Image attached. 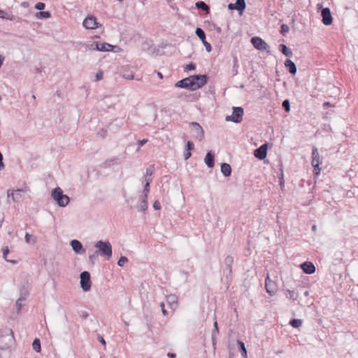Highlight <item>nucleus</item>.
<instances>
[{"label":"nucleus","instance_id":"1","mask_svg":"<svg viewBox=\"0 0 358 358\" xmlns=\"http://www.w3.org/2000/svg\"><path fill=\"white\" fill-rule=\"evenodd\" d=\"M15 343L13 331L8 327L0 329V349L5 350L12 347Z\"/></svg>","mask_w":358,"mask_h":358},{"label":"nucleus","instance_id":"2","mask_svg":"<svg viewBox=\"0 0 358 358\" xmlns=\"http://www.w3.org/2000/svg\"><path fill=\"white\" fill-rule=\"evenodd\" d=\"M94 247L98 250L99 255L104 256L106 259H109L113 255L112 245L108 241H99L94 244Z\"/></svg>","mask_w":358,"mask_h":358},{"label":"nucleus","instance_id":"3","mask_svg":"<svg viewBox=\"0 0 358 358\" xmlns=\"http://www.w3.org/2000/svg\"><path fill=\"white\" fill-rule=\"evenodd\" d=\"M51 196L56 201L57 204L60 207L66 206L70 201L69 196L64 194L62 189L59 187L53 189Z\"/></svg>","mask_w":358,"mask_h":358},{"label":"nucleus","instance_id":"4","mask_svg":"<svg viewBox=\"0 0 358 358\" xmlns=\"http://www.w3.org/2000/svg\"><path fill=\"white\" fill-rule=\"evenodd\" d=\"M90 49L101 52H118L120 48L117 45H113L108 43L93 42L90 45Z\"/></svg>","mask_w":358,"mask_h":358},{"label":"nucleus","instance_id":"5","mask_svg":"<svg viewBox=\"0 0 358 358\" xmlns=\"http://www.w3.org/2000/svg\"><path fill=\"white\" fill-rule=\"evenodd\" d=\"M190 78L191 83H192V91L201 88L208 83V77L206 74L190 76Z\"/></svg>","mask_w":358,"mask_h":358},{"label":"nucleus","instance_id":"6","mask_svg":"<svg viewBox=\"0 0 358 358\" xmlns=\"http://www.w3.org/2000/svg\"><path fill=\"white\" fill-rule=\"evenodd\" d=\"M244 110L240 106H234L232 108V114L225 117L227 122L240 123L243 120Z\"/></svg>","mask_w":358,"mask_h":358},{"label":"nucleus","instance_id":"7","mask_svg":"<svg viewBox=\"0 0 358 358\" xmlns=\"http://www.w3.org/2000/svg\"><path fill=\"white\" fill-rule=\"evenodd\" d=\"M311 164L314 169V173L316 175H319L321 171L320 165L322 164V160L320 159L318 150L315 146L313 147Z\"/></svg>","mask_w":358,"mask_h":358},{"label":"nucleus","instance_id":"8","mask_svg":"<svg viewBox=\"0 0 358 358\" xmlns=\"http://www.w3.org/2000/svg\"><path fill=\"white\" fill-rule=\"evenodd\" d=\"M317 10L321 8L322 22L324 25H330L333 22V17L329 8H322V4L317 5Z\"/></svg>","mask_w":358,"mask_h":358},{"label":"nucleus","instance_id":"9","mask_svg":"<svg viewBox=\"0 0 358 358\" xmlns=\"http://www.w3.org/2000/svg\"><path fill=\"white\" fill-rule=\"evenodd\" d=\"M80 287L84 292H88L91 289L92 282L90 273L88 271H83L80 275Z\"/></svg>","mask_w":358,"mask_h":358},{"label":"nucleus","instance_id":"10","mask_svg":"<svg viewBox=\"0 0 358 358\" xmlns=\"http://www.w3.org/2000/svg\"><path fill=\"white\" fill-rule=\"evenodd\" d=\"M189 126L192 129V132L195 139L199 141H201L204 138V131L199 123L192 122L189 124Z\"/></svg>","mask_w":358,"mask_h":358},{"label":"nucleus","instance_id":"11","mask_svg":"<svg viewBox=\"0 0 358 358\" xmlns=\"http://www.w3.org/2000/svg\"><path fill=\"white\" fill-rule=\"evenodd\" d=\"M24 191L22 189H17L15 191L8 189L7 197L8 202L12 199L14 202H20L24 197Z\"/></svg>","mask_w":358,"mask_h":358},{"label":"nucleus","instance_id":"12","mask_svg":"<svg viewBox=\"0 0 358 358\" xmlns=\"http://www.w3.org/2000/svg\"><path fill=\"white\" fill-rule=\"evenodd\" d=\"M83 25L87 29H94L101 26V24L97 22L96 18L93 15L87 16L83 20Z\"/></svg>","mask_w":358,"mask_h":358},{"label":"nucleus","instance_id":"13","mask_svg":"<svg viewBox=\"0 0 358 358\" xmlns=\"http://www.w3.org/2000/svg\"><path fill=\"white\" fill-rule=\"evenodd\" d=\"M251 43L254 48L258 50L264 51L268 48L267 43L262 38L258 36L252 37L251 38Z\"/></svg>","mask_w":358,"mask_h":358},{"label":"nucleus","instance_id":"14","mask_svg":"<svg viewBox=\"0 0 358 358\" xmlns=\"http://www.w3.org/2000/svg\"><path fill=\"white\" fill-rule=\"evenodd\" d=\"M265 287L267 293H268L271 296H273L278 289L277 284L275 281H273L269 278L268 274H267L265 280Z\"/></svg>","mask_w":358,"mask_h":358},{"label":"nucleus","instance_id":"15","mask_svg":"<svg viewBox=\"0 0 358 358\" xmlns=\"http://www.w3.org/2000/svg\"><path fill=\"white\" fill-rule=\"evenodd\" d=\"M268 150V144L264 143L260 145L258 148L255 149L254 151L255 157L259 159L262 160L266 157Z\"/></svg>","mask_w":358,"mask_h":358},{"label":"nucleus","instance_id":"16","mask_svg":"<svg viewBox=\"0 0 358 358\" xmlns=\"http://www.w3.org/2000/svg\"><path fill=\"white\" fill-rule=\"evenodd\" d=\"M175 87L192 90V83H191L190 76L178 81L175 84Z\"/></svg>","mask_w":358,"mask_h":358},{"label":"nucleus","instance_id":"17","mask_svg":"<svg viewBox=\"0 0 358 358\" xmlns=\"http://www.w3.org/2000/svg\"><path fill=\"white\" fill-rule=\"evenodd\" d=\"M70 245L72 247L73 250L76 254H83L85 252V249L83 248V244L80 241L76 239L71 241Z\"/></svg>","mask_w":358,"mask_h":358},{"label":"nucleus","instance_id":"18","mask_svg":"<svg viewBox=\"0 0 358 358\" xmlns=\"http://www.w3.org/2000/svg\"><path fill=\"white\" fill-rule=\"evenodd\" d=\"M301 268L306 274H313L315 272V266L311 262H305L301 264Z\"/></svg>","mask_w":358,"mask_h":358},{"label":"nucleus","instance_id":"19","mask_svg":"<svg viewBox=\"0 0 358 358\" xmlns=\"http://www.w3.org/2000/svg\"><path fill=\"white\" fill-rule=\"evenodd\" d=\"M234 263V258L231 255H227L224 260V266L227 270V273L226 274L227 278L230 277L232 273V264Z\"/></svg>","mask_w":358,"mask_h":358},{"label":"nucleus","instance_id":"20","mask_svg":"<svg viewBox=\"0 0 358 358\" xmlns=\"http://www.w3.org/2000/svg\"><path fill=\"white\" fill-rule=\"evenodd\" d=\"M204 162L208 168H213L215 166V154L212 150L208 151L204 158Z\"/></svg>","mask_w":358,"mask_h":358},{"label":"nucleus","instance_id":"21","mask_svg":"<svg viewBox=\"0 0 358 358\" xmlns=\"http://www.w3.org/2000/svg\"><path fill=\"white\" fill-rule=\"evenodd\" d=\"M120 164V159L117 157H115L104 161L102 164H100V167L101 169H107L112 166L114 164Z\"/></svg>","mask_w":358,"mask_h":358},{"label":"nucleus","instance_id":"22","mask_svg":"<svg viewBox=\"0 0 358 358\" xmlns=\"http://www.w3.org/2000/svg\"><path fill=\"white\" fill-rule=\"evenodd\" d=\"M285 66L288 70L290 74L295 75L297 71V68L296 64L293 61L289 59H287L285 62Z\"/></svg>","mask_w":358,"mask_h":358},{"label":"nucleus","instance_id":"23","mask_svg":"<svg viewBox=\"0 0 358 358\" xmlns=\"http://www.w3.org/2000/svg\"><path fill=\"white\" fill-rule=\"evenodd\" d=\"M166 302L171 309H176L178 307V297L176 294H169L166 296Z\"/></svg>","mask_w":358,"mask_h":358},{"label":"nucleus","instance_id":"24","mask_svg":"<svg viewBox=\"0 0 358 358\" xmlns=\"http://www.w3.org/2000/svg\"><path fill=\"white\" fill-rule=\"evenodd\" d=\"M139 201L138 210L145 213L148 207V197L145 196H140Z\"/></svg>","mask_w":358,"mask_h":358},{"label":"nucleus","instance_id":"25","mask_svg":"<svg viewBox=\"0 0 358 358\" xmlns=\"http://www.w3.org/2000/svg\"><path fill=\"white\" fill-rule=\"evenodd\" d=\"M234 3L236 10L238 11L240 15H242L246 8L245 0H236Z\"/></svg>","mask_w":358,"mask_h":358},{"label":"nucleus","instance_id":"26","mask_svg":"<svg viewBox=\"0 0 358 358\" xmlns=\"http://www.w3.org/2000/svg\"><path fill=\"white\" fill-rule=\"evenodd\" d=\"M221 172L224 177H229L231 174V167L227 163H222L221 164Z\"/></svg>","mask_w":358,"mask_h":358},{"label":"nucleus","instance_id":"27","mask_svg":"<svg viewBox=\"0 0 358 358\" xmlns=\"http://www.w3.org/2000/svg\"><path fill=\"white\" fill-rule=\"evenodd\" d=\"M278 49L284 55L287 57H292L293 56L292 50L285 44H280L278 47Z\"/></svg>","mask_w":358,"mask_h":358},{"label":"nucleus","instance_id":"28","mask_svg":"<svg viewBox=\"0 0 358 358\" xmlns=\"http://www.w3.org/2000/svg\"><path fill=\"white\" fill-rule=\"evenodd\" d=\"M196 8L202 10L206 12H209L210 6L206 4L204 1H199L195 3Z\"/></svg>","mask_w":358,"mask_h":358},{"label":"nucleus","instance_id":"29","mask_svg":"<svg viewBox=\"0 0 358 358\" xmlns=\"http://www.w3.org/2000/svg\"><path fill=\"white\" fill-rule=\"evenodd\" d=\"M237 345L241 355L245 358L247 357V350L245 343L243 341L238 340Z\"/></svg>","mask_w":358,"mask_h":358},{"label":"nucleus","instance_id":"30","mask_svg":"<svg viewBox=\"0 0 358 358\" xmlns=\"http://www.w3.org/2000/svg\"><path fill=\"white\" fill-rule=\"evenodd\" d=\"M36 17L38 19H48L51 17V13L49 11L40 10L36 13Z\"/></svg>","mask_w":358,"mask_h":358},{"label":"nucleus","instance_id":"31","mask_svg":"<svg viewBox=\"0 0 358 358\" xmlns=\"http://www.w3.org/2000/svg\"><path fill=\"white\" fill-rule=\"evenodd\" d=\"M238 68H239V65H238V58L236 56H234L233 57V69H232L233 76H235L238 74Z\"/></svg>","mask_w":358,"mask_h":358},{"label":"nucleus","instance_id":"32","mask_svg":"<svg viewBox=\"0 0 358 358\" xmlns=\"http://www.w3.org/2000/svg\"><path fill=\"white\" fill-rule=\"evenodd\" d=\"M2 252H3V257L4 258V259L8 262H10V263H13V264H16L17 263V261L16 260H10V259H8L7 258V255H8L9 253V249H8V246H3L2 248Z\"/></svg>","mask_w":358,"mask_h":358},{"label":"nucleus","instance_id":"33","mask_svg":"<svg viewBox=\"0 0 358 358\" xmlns=\"http://www.w3.org/2000/svg\"><path fill=\"white\" fill-rule=\"evenodd\" d=\"M32 348L36 352H40L41 350V341L39 338H36L32 343Z\"/></svg>","mask_w":358,"mask_h":358},{"label":"nucleus","instance_id":"34","mask_svg":"<svg viewBox=\"0 0 358 358\" xmlns=\"http://www.w3.org/2000/svg\"><path fill=\"white\" fill-rule=\"evenodd\" d=\"M195 34L198 36V38L201 41V42L206 40V34L201 28L197 27L196 29Z\"/></svg>","mask_w":358,"mask_h":358},{"label":"nucleus","instance_id":"35","mask_svg":"<svg viewBox=\"0 0 358 358\" xmlns=\"http://www.w3.org/2000/svg\"><path fill=\"white\" fill-rule=\"evenodd\" d=\"M289 324L294 328H299L302 325V320L300 319H291Z\"/></svg>","mask_w":358,"mask_h":358},{"label":"nucleus","instance_id":"36","mask_svg":"<svg viewBox=\"0 0 358 358\" xmlns=\"http://www.w3.org/2000/svg\"><path fill=\"white\" fill-rule=\"evenodd\" d=\"M24 239L27 243L29 244H34L36 242V237L33 236L32 235L29 234V233H26L24 236Z\"/></svg>","mask_w":358,"mask_h":358},{"label":"nucleus","instance_id":"37","mask_svg":"<svg viewBox=\"0 0 358 358\" xmlns=\"http://www.w3.org/2000/svg\"><path fill=\"white\" fill-rule=\"evenodd\" d=\"M99 255L98 254V252H96V251L94 252L92 255H90L89 256L90 263L92 264V265H94Z\"/></svg>","mask_w":358,"mask_h":358},{"label":"nucleus","instance_id":"38","mask_svg":"<svg viewBox=\"0 0 358 358\" xmlns=\"http://www.w3.org/2000/svg\"><path fill=\"white\" fill-rule=\"evenodd\" d=\"M286 296L293 301H295L297 299L296 294L294 290L287 289Z\"/></svg>","mask_w":358,"mask_h":358},{"label":"nucleus","instance_id":"39","mask_svg":"<svg viewBox=\"0 0 358 358\" xmlns=\"http://www.w3.org/2000/svg\"><path fill=\"white\" fill-rule=\"evenodd\" d=\"M3 13H0V17L2 19H6L8 20H13L15 17L14 15H10L7 13H6L4 10H1Z\"/></svg>","mask_w":358,"mask_h":358},{"label":"nucleus","instance_id":"40","mask_svg":"<svg viewBox=\"0 0 358 358\" xmlns=\"http://www.w3.org/2000/svg\"><path fill=\"white\" fill-rule=\"evenodd\" d=\"M289 26L286 24H282L280 26V34L282 36H285L287 33L289 32Z\"/></svg>","mask_w":358,"mask_h":358},{"label":"nucleus","instance_id":"41","mask_svg":"<svg viewBox=\"0 0 358 358\" xmlns=\"http://www.w3.org/2000/svg\"><path fill=\"white\" fill-rule=\"evenodd\" d=\"M24 300H25V296H20L19 297V299L17 300V301H16V307H17V311H18V312L21 310V308H22V302L23 301H24Z\"/></svg>","mask_w":358,"mask_h":358},{"label":"nucleus","instance_id":"42","mask_svg":"<svg viewBox=\"0 0 358 358\" xmlns=\"http://www.w3.org/2000/svg\"><path fill=\"white\" fill-rule=\"evenodd\" d=\"M150 184H148V182L145 183L143 189V192L141 196H145L148 197V193L150 192Z\"/></svg>","mask_w":358,"mask_h":358},{"label":"nucleus","instance_id":"43","mask_svg":"<svg viewBox=\"0 0 358 358\" xmlns=\"http://www.w3.org/2000/svg\"><path fill=\"white\" fill-rule=\"evenodd\" d=\"M128 262V258L124 256H121L117 261V265L120 267H122L125 263Z\"/></svg>","mask_w":358,"mask_h":358},{"label":"nucleus","instance_id":"44","mask_svg":"<svg viewBox=\"0 0 358 358\" xmlns=\"http://www.w3.org/2000/svg\"><path fill=\"white\" fill-rule=\"evenodd\" d=\"M282 106L286 112L290 110V103L288 99H285L282 103Z\"/></svg>","mask_w":358,"mask_h":358},{"label":"nucleus","instance_id":"45","mask_svg":"<svg viewBox=\"0 0 358 358\" xmlns=\"http://www.w3.org/2000/svg\"><path fill=\"white\" fill-rule=\"evenodd\" d=\"M217 334H219V328H218L217 322L215 320L213 323V329L212 331L211 336H217Z\"/></svg>","mask_w":358,"mask_h":358},{"label":"nucleus","instance_id":"46","mask_svg":"<svg viewBox=\"0 0 358 358\" xmlns=\"http://www.w3.org/2000/svg\"><path fill=\"white\" fill-rule=\"evenodd\" d=\"M154 171V165H150L148 168L146 169V172L145 174V178L150 177Z\"/></svg>","mask_w":358,"mask_h":358},{"label":"nucleus","instance_id":"47","mask_svg":"<svg viewBox=\"0 0 358 358\" xmlns=\"http://www.w3.org/2000/svg\"><path fill=\"white\" fill-rule=\"evenodd\" d=\"M194 143L192 141H188L187 142L186 145H185V150L191 152L192 150H194Z\"/></svg>","mask_w":358,"mask_h":358},{"label":"nucleus","instance_id":"48","mask_svg":"<svg viewBox=\"0 0 358 358\" xmlns=\"http://www.w3.org/2000/svg\"><path fill=\"white\" fill-rule=\"evenodd\" d=\"M280 166L281 167L282 166V164H280ZM280 171H281V173H280V176H279V182H280V185L281 188H283V187L285 185V180H284V178H283V172H282V168L280 169Z\"/></svg>","mask_w":358,"mask_h":358},{"label":"nucleus","instance_id":"49","mask_svg":"<svg viewBox=\"0 0 358 358\" xmlns=\"http://www.w3.org/2000/svg\"><path fill=\"white\" fill-rule=\"evenodd\" d=\"M34 8L38 10H43L45 8V4L43 2H38L35 4Z\"/></svg>","mask_w":358,"mask_h":358},{"label":"nucleus","instance_id":"50","mask_svg":"<svg viewBox=\"0 0 358 358\" xmlns=\"http://www.w3.org/2000/svg\"><path fill=\"white\" fill-rule=\"evenodd\" d=\"M196 69V64L193 62H190L189 64H187L185 67V70L187 71H192Z\"/></svg>","mask_w":358,"mask_h":358},{"label":"nucleus","instance_id":"51","mask_svg":"<svg viewBox=\"0 0 358 358\" xmlns=\"http://www.w3.org/2000/svg\"><path fill=\"white\" fill-rule=\"evenodd\" d=\"M202 43L205 46L206 50L208 52H210L212 51V46L208 42L206 41V40L203 41Z\"/></svg>","mask_w":358,"mask_h":358},{"label":"nucleus","instance_id":"52","mask_svg":"<svg viewBox=\"0 0 358 358\" xmlns=\"http://www.w3.org/2000/svg\"><path fill=\"white\" fill-rule=\"evenodd\" d=\"M97 135L101 138H104L107 135V130L101 129L98 131Z\"/></svg>","mask_w":358,"mask_h":358},{"label":"nucleus","instance_id":"53","mask_svg":"<svg viewBox=\"0 0 358 358\" xmlns=\"http://www.w3.org/2000/svg\"><path fill=\"white\" fill-rule=\"evenodd\" d=\"M122 77L127 80H132L134 79V75L132 73H130L129 72H124L122 73Z\"/></svg>","mask_w":358,"mask_h":358},{"label":"nucleus","instance_id":"54","mask_svg":"<svg viewBox=\"0 0 358 358\" xmlns=\"http://www.w3.org/2000/svg\"><path fill=\"white\" fill-rule=\"evenodd\" d=\"M28 294H29V292H28L27 288L24 286H23L20 290V296H25V299H26Z\"/></svg>","mask_w":358,"mask_h":358},{"label":"nucleus","instance_id":"55","mask_svg":"<svg viewBox=\"0 0 358 358\" xmlns=\"http://www.w3.org/2000/svg\"><path fill=\"white\" fill-rule=\"evenodd\" d=\"M147 142H148V139H145V138L138 141V147L137 148V150H139L141 147L143 146V145H145Z\"/></svg>","mask_w":358,"mask_h":358},{"label":"nucleus","instance_id":"56","mask_svg":"<svg viewBox=\"0 0 358 358\" xmlns=\"http://www.w3.org/2000/svg\"><path fill=\"white\" fill-rule=\"evenodd\" d=\"M153 208L156 210H159L161 209L162 206L159 201H155L153 203Z\"/></svg>","mask_w":358,"mask_h":358},{"label":"nucleus","instance_id":"57","mask_svg":"<svg viewBox=\"0 0 358 358\" xmlns=\"http://www.w3.org/2000/svg\"><path fill=\"white\" fill-rule=\"evenodd\" d=\"M103 71H98L96 73V76H95V78H96V80H100L103 78Z\"/></svg>","mask_w":358,"mask_h":358},{"label":"nucleus","instance_id":"58","mask_svg":"<svg viewBox=\"0 0 358 358\" xmlns=\"http://www.w3.org/2000/svg\"><path fill=\"white\" fill-rule=\"evenodd\" d=\"M79 315L80 316L81 318H83V320H85L88 317L89 314L86 311H80L79 313Z\"/></svg>","mask_w":358,"mask_h":358},{"label":"nucleus","instance_id":"59","mask_svg":"<svg viewBox=\"0 0 358 358\" xmlns=\"http://www.w3.org/2000/svg\"><path fill=\"white\" fill-rule=\"evenodd\" d=\"M160 307L162 308V313L164 316L167 315V310L165 309V306L164 302L160 303Z\"/></svg>","mask_w":358,"mask_h":358},{"label":"nucleus","instance_id":"60","mask_svg":"<svg viewBox=\"0 0 358 358\" xmlns=\"http://www.w3.org/2000/svg\"><path fill=\"white\" fill-rule=\"evenodd\" d=\"M216 336H211V339H212V345H213V349L215 350L216 348V342H217V338H216Z\"/></svg>","mask_w":358,"mask_h":358},{"label":"nucleus","instance_id":"61","mask_svg":"<svg viewBox=\"0 0 358 358\" xmlns=\"http://www.w3.org/2000/svg\"><path fill=\"white\" fill-rule=\"evenodd\" d=\"M192 154L190 151H185L184 152V159L185 160H187L189 158H190Z\"/></svg>","mask_w":358,"mask_h":358},{"label":"nucleus","instance_id":"62","mask_svg":"<svg viewBox=\"0 0 358 358\" xmlns=\"http://www.w3.org/2000/svg\"><path fill=\"white\" fill-rule=\"evenodd\" d=\"M98 341L104 346L106 345V341L102 336H98Z\"/></svg>","mask_w":358,"mask_h":358},{"label":"nucleus","instance_id":"63","mask_svg":"<svg viewBox=\"0 0 358 358\" xmlns=\"http://www.w3.org/2000/svg\"><path fill=\"white\" fill-rule=\"evenodd\" d=\"M333 106V105H332L330 102H328V101H326V102H324V103H323V107H324V108H328V107H331V106Z\"/></svg>","mask_w":358,"mask_h":358},{"label":"nucleus","instance_id":"64","mask_svg":"<svg viewBox=\"0 0 358 358\" xmlns=\"http://www.w3.org/2000/svg\"><path fill=\"white\" fill-rule=\"evenodd\" d=\"M167 356L169 357V358H176V355L173 352H169L167 354Z\"/></svg>","mask_w":358,"mask_h":358}]
</instances>
